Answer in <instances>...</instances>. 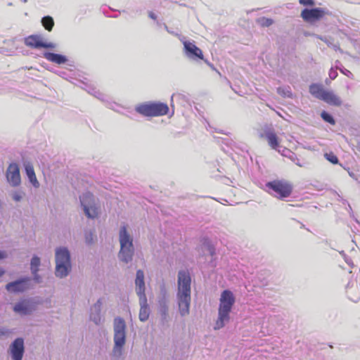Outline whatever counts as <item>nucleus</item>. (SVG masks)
<instances>
[{
    "label": "nucleus",
    "mask_w": 360,
    "mask_h": 360,
    "mask_svg": "<svg viewBox=\"0 0 360 360\" xmlns=\"http://www.w3.org/2000/svg\"><path fill=\"white\" fill-rule=\"evenodd\" d=\"M191 278L188 270H181L178 274L177 299L181 316L189 313L191 303Z\"/></svg>",
    "instance_id": "nucleus-1"
},
{
    "label": "nucleus",
    "mask_w": 360,
    "mask_h": 360,
    "mask_svg": "<svg viewBox=\"0 0 360 360\" xmlns=\"http://www.w3.org/2000/svg\"><path fill=\"white\" fill-rule=\"evenodd\" d=\"M235 303V297L233 292L229 290H224L219 299L218 309V319L216 321L214 328L220 329L224 326L225 322L230 319L229 314Z\"/></svg>",
    "instance_id": "nucleus-2"
},
{
    "label": "nucleus",
    "mask_w": 360,
    "mask_h": 360,
    "mask_svg": "<svg viewBox=\"0 0 360 360\" xmlns=\"http://www.w3.org/2000/svg\"><path fill=\"white\" fill-rule=\"evenodd\" d=\"M136 111L146 117H158L167 115L169 112V107L164 103L151 102L136 106Z\"/></svg>",
    "instance_id": "nucleus-3"
},
{
    "label": "nucleus",
    "mask_w": 360,
    "mask_h": 360,
    "mask_svg": "<svg viewBox=\"0 0 360 360\" xmlns=\"http://www.w3.org/2000/svg\"><path fill=\"white\" fill-rule=\"evenodd\" d=\"M120 251L119 253L120 259L128 263L131 260L134 255V247L132 243V238L127 231V227L123 226L120 231Z\"/></svg>",
    "instance_id": "nucleus-4"
},
{
    "label": "nucleus",
    "mask_w": 360,
    "mask_h": 360,
    "mask_svg": "<svg viewBox=\"0 0 360 360\" xmlns=\"http://www.w3.org/2000/svg\"><path fill=\"white\" fill-rule=\"evenodd\" d=\"M56 275L63 278L66 276L71 269L70 257L66 248H60L56 251Z\"/></svg>",
    "instance_id": "nucleus-5"
},
{
    "label": "nucleus",
    "mask_w": 360,
    "mask_h": 360,
    "mask_svg": "<svg viewBox=\"0 0 360 360\" xmlns=\"http://www.w3.org/2000/svg\"><path fill=\"white\" fill-rule=\"evenodd\" d=\"M266 187L275 193V196L279 199L289 197L292 192V185L285 180H274L266 184Z\"/></svg>",
    "instance_id": "nucleus-6"
},
{
    "label": "nucleus",
    "mask_w": 360,
    "mask_h": 360,
    "mask_svg": "<svg viewBox=\"0 0 360 360\" xmlns=\"http://www.w3.org/2000/svg\"><path fill=\"white\" fill-rule=\"evenodd\" d=\"M328 14V11L326 8L316 7L311 9H303L301 11L300 16L304 22L314 23L321 20Z\"/></svg>",
    "instance_id": "nucleus-7"
},
{
    "label": "nucleus",
    "mask_w": 360,
    "mask_h": 360,
    "mask_svg": "<svg viewBox=\"0 0 360 360\" xmlns=\"http://www.w3.org/2000/svg\"><path fill=\"white\" fill-rule=\"evenodd\" d=\"M80 202L84 208L86 215L89 218H95L98 214V207L94 203V195L92 193L87 192L80 197Z\"/></svg>",
    "instance_id": "nucleus-8"
},
{
    "label": "nucleus",
    "mask_w": 360,
    "mask_h": 360,
    "mask_svg": "<svg viewBox=\"0 0 360 360\" xmlns=\"http://www.w3.org/2000/svg\"><path fill=\"white\" fill-rule=\"evenodd\" d=\"M25 46L32 49H53L56 47L55 44L47 41L40 34H31L25 37L24 39Z\"/></svg>",
    "instance_id": "nucleus-9"
},
{
    "label": "nucleus",
    "mask_w": 360,
    "mask_h": 360,
    "mask_svg": "<svg viewBox=\"0 0 360 360\" xmlns=\"http://www.w3.org/2000/svg\"><path fill=\"white\" fill-rule=\"evenodd\" d=\"M6 177L8 181L13 186H18L20 183V169L17 164H11L7 169Z\"/></svg>",
    "instance_id": "nucleus-10"
},
{
    "label": "nucleus",
    "mask_w": 360,
    "mask_h": 360,
    "mask_svg": "<svg viewBox=\"0 0 360 360\" xmlns=\"http://www.w3.org/2000/svg\"><path fill=\"white\" fill-rule=\"evenodd\" d=\"M136 290L141 300L146 302V297L145 294V282L144 274L142 270H138L136 272V277L135 280Z\"/></svg>",
    "instance_id": "nucleus-11"
},
{
    "label": "nucleus",
    "mask_w": 360,
    "mask_h": 360,
    "mask_svg": "<svg viewBox=\"0 0 360 360\" xmlns=\"http://www.w3.org/2000/svg\"><path fill=\"white\" fill-rule=\"evenodd\" d=\"M10 351L13 360H22L24 354L23 339H15L10 347Z\"/></svg>",
    "instance_id": "nucleus-12"
},
{
    "label": "nucleus",
    "mask_w": 360,
    "mask_h": 360,
    "mask_svg": "<svg viewBox=\"0 0 360 360\" xmlns=\"http://www.w3.org/2000/svg\"><path fill=\"white\" fill-rule=\"evenodd\" d=\"M184 51L186 56L191 58L203 59V53L202 50L195 46L193 43L188 41L183 42Z\"/></svg>",
    "instance_id": "nucleus-13"
},
{
    "label": "nucleus",
    "mask_w": 360,
    "mask_h": 360,
    "mask_svg": "<svg viewBox=\"0 0 360 360\" xmlns=\"http://www.w3.org/2000/svg\"><path fill=\"white\" fill-rule=\"evenodd\" d=\"M29 281L28 278L22 279L20 281H16L14 282H11L8 283L6 285V288L8 291L11 292H22L25 290L28 286H27V281Z\"/></svg>",
    "instance_id": "nucleus-14"
},
{
    "label": "nucleus",
    "mask_w": 360,
    "mask_h": 360,
    "mask_svg": "<svg viewBox=\"0 0 360 360\" xmlns=\"http://www.w3.org/2000/svg\"><path fill=\"white\" fill-rule=\"evenodd\" d=\"M261 137H264L272 149H276L280 144L278 137L275 131L271 129L265 130L264 134L261 135Z\"/></svg>",
    "instance_id": "nucleus-15"
},
{
    "label": "nucleus",
    "mask_w": 360,
    "mask_h": 360,
    "mask_svg": "<svg viewBox=\"0 0 360 360\" xmlns=\"http://www.w3.org/2000/svg\"><path fill=\"white\" fill-rule=\"evenodd\" d=\"M13 310L19 314L25 315L30 314L32 311V307L29 301L22 300L14 306Z\"/></svg>",
    "instance_id": "nucleus-16"
},
{
    "label": "nucleus",
    "mask_w": 360,
    "mask_h": 360,
    "mask_svg": "<svg viewBox=\"0 0 360 360\" xmlns=\"http://www.w3.org/2000/svg\"><path fill=\"white\" fill-rule=\"evenodd\" d=\"M326 103L335 105L340 106L342 104V101L336 94H335L333 91H326L323 94L322 99Z\"/></svg>",
    "instance_id": "nucleus-17"
},
{
    "label": "nucleus",
    "mask_w": 360,
    "mask_h": 360,
    "mask_svg": "<svg viewBox=\"0 0 360 360\" xmlns=\"http://www.w3.org/2000/svg\"><path fill=\"white\" fill-rule=\"evenodd\" d=\"M44 57L49 61L58 65L64 64L67 62V58L65 56L58 53L46 52L44 53Z\"/></svg>",
    "instance_id": "nucleus-18"
},
{
    "label": "nucleus",
    "mask_w": 360,
    "mask_h": 360,
    "mask_svg": "<svg viewBox=\"0 0 360 360\" xmlns=\"http://www.w3.org/2000/svg\"><path fill=\"white\" fill-rule=\"evenodd\" d=\"M25 169L26 172V174L29 178L30 183L36 188L39 186V181L35 175V172L34 170V167L32 165L30 162H27L25 165Z\"/></svg>",
    "instance_id": "nucleus-19"
},
{
    "label": "nucleus",
    "mask_w": 360,
    "mask_h": 360,
    "mask_svg": "<svg viewBox=\"0 0 360 360\" xmlns=\"http://www.w3.org/2000/svg\"><path fill=\"white\" fill-rule=\"evenodd\" d=\"M125 338H126V336H125V331L115 332V335H114V341H115L114 352H115L116 349H118L119 351L121 350V348L125 344Z\"/></svg>",
    "instance_id": "nucleus-20"
},
{
    "label": "nucleus",
    "mask_w": 360,
    "mask_h": 360,
    "mask_svg": "<svg viewBox=\"0 0 360 360\" xmlns=\"http://www.w3.org/2000/svg\"><path fill=\"white\" fill-rule=\"evenodd\" d=\"M324 90L320 85L313 84L309 86V92L315 97L322 99L323 94L325 93Z\"/></svg>",
    "instance_id": "nucleus-21"
},
{
    "label": "nucleus",
    "mask_w": 360,
    "mask_h": 360,
    "mask_svg": "<svg viewBox=\"0 0 360 360\" xmlns=\"http://www.w3.org/2000/svg\"><path fill=\"white\" fill-rule=\"evenodd\" d=\"M31 270H32V274L34 275V279L39 282V276L37 275V273L39 270V266L40 265V259L37 257V256H34L32 257V260H31Z\"/></svg>",
    "instance_id": "nucleus-22"
},
{
    "label": "nucleus",
    "mask_w": 360,
    "mask_h": 360,
    "mask_svg": "<svg viewBox=\"0 0 360 360\" xmlns=\"http://www.w3.org/2000/svg\"><path fill=\"white\" fill-rule=\"evenodd\" d=\"M125 322L123 319L117 317L114 321V330L115 332L125 331Z\"/></svg>",
    "instance_id": "nucleus-23"
},
{
    "label": "nucleus",
    "mask_w": 360,
    "mask_h": 360,
    "mask_svg": "<svg viewBox=\"0 0 360 360\" xmlns=\"http://www.w3.org/2000/svg\"><path fill=\"white\" fill-rule=\"evenodd\" d=\"M41 23L44 27L49 32H51L54 26L53 19L49 15L41 19Z\"/></svg>",
    "instance_id": "nucleus-24"
},
{
    "label": "nucleus",
    "mask_w": 360,
    "mask_h": 360,
    "mask_svg": "<svg viewBox=\"0 0 360 360\" xmlns=\"http://www.w3.org/2000/svg\"><path fill=\"white\" fill-rule=\"evenodd\" d=\"M149 317V309L146 305V302L144 304L141 305L140 311H139V319L141 321H145L148 320Z\"/></svg>",
    "instance_id": "nucleus-25"
},
{
    "label": "nucleus",
    "mask_w": 360,
    "mask_h": 360,
    "mask_svg": "<svg viewBox=\"0 0 360 360\" xmlns=\"http://www.w3.org/2000/svg\"><path fill=\"white\" fill-rule=\"evenodd\" d=\"M101 300H98L97 302L94 304V308L96 310L98 311V314L96 316H91L92 320L95 322L96 324H99L101 323V318L99 315L100 311H101Z\"/></svg>",
    "instance_id": "nucleus-26"
},
{
    "label": "nucleus",
    "mask_w": 360,
    "mask_h": 360,
    "mask_svg": "<svg viewBox=\"0 0 360 360\" xmlns=\"http://www.w3.org/2000/svg\"><path fill=\"white\" fill-rule=\"evenodd\" d=\"M324 158L332 164L337 165L339 162L338 157L333 152L326 153Z\"/></svg>",
    "instance_id": "nucleus-27"
},
{
    "label": "nucleus",
    "mask_w": 360,
    "mask_h": 360,
    "mask_svg": "<svg viewBox=\"0 0 360 360\" xmlns=\"http://www.w3.org/2000/svg\"><path fill=\"white\" fill-rule=\"evenodd\" d=\"M321 116L323 118V120H325L326 122H328V123H330L331 124H335V120L328 112L323 111V112H321Z\"/></svg>",
    "instance_id": "nucleus-28"
},
{
    "label": "nucleus",
    "mask_w": 360,
    "mask_h": 360,
    "mask_svg": "<svg viewBox=\"0 0 360 360\" xmlns=\"http://www.w3.org/2000/svg\"><path fill=\"white\" fill-rule=\"evenodd\" d=\"M301 5L304 6H313L315 5L314 0H298Z\"/></svg>",
    "instance_id": "nucleus-29"
},
{
    "label": "nucleus",
    "mask_w": 360,
    "mask_h": 360,
    "mask_svg": "<svg viewBox=\"0 0 360 360\" xmlns=\"http://www.w3.org/2000/svg\"><path fill=\"white\" fill-rule=\"evenodd\" d=\"M207 250L209 251L211 256H213L215 254V248L212 245H207Z\"/></svg>",
    "instance_id": "nucleus-30"
},
{
    "label": "nucleus",
    "mask_w": 360,
    "mask_h": 360,
    "mask_svg": "<svg viewBox=\"0 0 360 360\" xmlns=\"http://www.w3.org/2000/svg\"><path fill=\"white\" fill-rule=\"evenodd\" d=\"M317 38L324 41L328 46H330V42L326 37L318 36Z\"/></svg>",
    "instance_id": "nucleus-31"
},
{
    "label": "nucleus",
    "mask_w": 360,
    "mask_h": 360,
    "mask_svg": "<svg viewBox=\"0 0 360 360\" xmlns=\"http://www.w3.org/2000/svg\"><path fill=\"white\" fill-rule=\"evenodd\" d=\"M13 198L15 201H19L21 199V196L18 193H15L13 196Z\"/></svg>",
    "instance_id": "nucleus-32"
},
{
    "label": "nucleus",
    "mask_w": 360,
    "mask_h": 360,
    "mask_svg": "<svg viewBox=\"0 0 360 360\" xmlns=\"http://www.w3.org/2000/svg\"><path fill=\"white\" fill-rule=\"evenodd\" d=\"M86 240L87 243H91L92 240H93V235H92V233L89 234V237L86 236Z\"/></svg>",
    "instance_id": "nucleus-33"
},
{
    "label": "nucleus",
    "mask_w": 360,
    "mask_h": 360,
    "mask_svg": "<svg viewBox=\"0 0 360 360\" xmlns=\"http://www.w3.org/2000/svg\"><path fill=\"white\" fill-rule=\"evenodd\" d=\"M148 15L150 18H152L153 20H156V18H157L156 15L153 12H150Z\"/></svg>",
    "instance_id": "nucleus-34"
},
{
    "label": "nucleus",
    "mask_w": 360,
    "mask_h": 360,
    "mask_svg": "<svg viewBox=\"0 0 360 360\" xmlns=\"http://www.w3.org/2000/svg\"><path fill=\"white\" fill-rule=\"evenodd\" d=\"M6 257V253L4 251H0V259Z\"/></svg>",
    "instance_id": "nucleus-35"
},
{
    "label": "nucleus",
    "mask_w": 360,
    "mask_h": 360,
    "mask_svg": "<svg viewBox=\"0 0 360 360\" xmlns=\"http://www.w3.org/2000/svg\"><path fill=\"white\" fill-rule=\"evenodd\" d=\"M6 334H8V331L7 330H4V329L0 328V336L1 335H5Z\"/></svg>",
    "instance_id": "nucleus-36"
},
{
    "label": "nucleus",
    "mask_w": 360,
    "mask_h": 360,
    "mask_svg": "<svg viewBox=\"0 0 360 360\" xmlns=\"http://www.w3.org/2000/svg\"><path fill=\"white\" fill-rule=\"evenodd\" d=\"M273 21L271 19H266V25L269 26L272 24Z\"/></svg>",
    "instance_id": "nucleus-37"
},
{
    "label": "nucleus",
    "mask_w": 360,
    "mask_h": 360,
    "mask_svg": "<svg viewBox=\"0 0 360 360\" xmlns=\"http://www.w3.org/2000/svg\"><path fill=\"white\" fill-rule=\"evenodd\" d=\"M4 271L1 268H0V277L4 275Z\"/></svg>",
    "instance_id": "nucleus-38"
},
{
    "label": "nucleus",
    "mask_w": 360,
    "mask_h": 360,
    "mask_svg": "<svg viewBox=\"0 0 360 360\" xmlns=\"http://www.w3.org/2000/svg\"><path fill=\"white\" fill-rule=\"evenodd\" d=\"M278 94H281V88H278Z\"/></svg>",
    "instance_id": "nucleus-39"
}]
</instances>
